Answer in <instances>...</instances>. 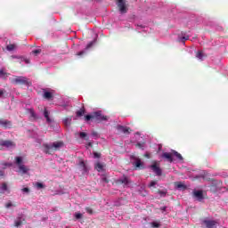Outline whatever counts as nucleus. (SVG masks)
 <instances>
[{
    "label": "nucleus",
    "instance_id": "20e7f679",
    "mask_svg": "<svg viewBox=\"0 0 228 228\" xmlns=\"http://www.w3.org/2000/svg\"><path fill=\"white\" fill-rule=\"evenodd\" d=\"M17 147V144H15V142L11 140H0V151H4L5 149H15Z\"/></svg>",
    "mask_w": 228,
    "mask_h": 228
},
{
    "label": "nucleus",
    "instance_id": "7c9ffc66",
    "mask_svg": "<svg viewBox=\"0 0 228 228\" xmlns=\"http://www.w3.org/2000/svg\"><path fill=\"white\" fill-rule=\"evenodd\" d=\"M2 190H4V191H6V190H8V184H6V183H2Z\"/></svg>",
    "mask_w": 228,
    "mask_h": 228
},
{
    "label": "nucleus",
    "instance_id": "bb28decb",
    "mask_svg": "<svg viewBox=\"0 0 228 228\" xmlns=\"http://www.w3.org/2000/svg\"><path fill=\"white\" fill-rule=\"evenodd\" d=\"M36 186H37V188H38L39 190H41L42 188H45V185H44V183H39V182H37V183H36Z\"/></svg>",
    "mask_w": 228,
    "mask_h": 228
},
{
    "label": "nucleus",
    "instance_id": "393cba45",
    "mask_svg": "<svg viewBox=\"0 0 228 228\" xmlns=\"http://www.w3.org/2000/svg\"><path fill=\"white\" fill-rule=\"evenodd\" d=\"M157 184H158V181L153 180L150 183V184L148 186H149V188H155Z\"/></svg>",
    "mask_w": 228,
    "mask_h": 228
},
{
    "label": "nucleus",
    "instance_id": "1a4fd4ad",
    "mask_svg": "<svg viewBox=\"0 0 228 228\" xmlns=\"http://www.w3.org/2000/svg\"><path fill=\"white\" fill-rule=\"evenodd\" d=\"M173 153L171 152H164L161 155V158H163V159H166L168 161V163H174V157H173Z\"/></svg>",
    "mask_w": 228,
    "mask_h": 228
},
{
    "label": "nucleus",
    "instance_id": "a18cd8bd",
    "mask_svg": "<svg viewBox=\"0 0 228 228\" xmlns=\"http://www.w3.org/2000/svg\"><path fill=\"white\" fill-rule=\"evenodd\" d=\"M160 211H167V207L160 208Z\"/></svg>",
    "mask_w": 228,
    "mask_h": 228
},
{
    "label": "nucleus",
    "instance_id": "f257e3e1",
    "mask_svg": "<svg viewBox=\"0 0 228 228\" xmlns=\"http://www.w3.org/2000/svg\"><path fill=\"white\" fill-rule=\"evenodd\" d=\"M92 118L99 124L101 122H104V121L108 120V118H110L108 116L102 115V111L99 110V111L93 112L92 115L85 116V120L86 122L92 120Z\"/></svg>",
    "mask_w": 228,
    "mask_h": 228
},
{
    "label": "nucleus",
    "instance_id": "72a5a7b5",
    "mask_svg": "<svg viewBox=\"0 0 228 228\" xmlns=\"http://www.w3.org/2000/svg\"><path fill=\"white\" fill-rule=\"evenodd\" d=\"M32 53L33 54H40V53H42V50L40 49L33 50Z\"/></svg>",
    "mask_w": 228,
    "mask_h": 228
},
{
    "label": "nucleus",
    "instance_id": "49530a36",
    "mask_svg": "<svg viewBox=\"0 0 228 228\" xmlns=\"http://www.w3.org/2000/svg\"><path fill=\"white\" fill-rule=\"evenodd\" d=\"M11 166L12 164H8V163L4 164V167H11Z\"/></svg>",
    "mask_w": 228,
    "mask_h": 228
},
{
    "label": "nucleus",
    "instance_id": "f8f14e48",
    "mask_svg": "<svg viewBox=\"0 0 228 228\" xmlns=\"http://www.w3.org/2000/svg\"><path fill=\"white\" fill-rule=\"evenodd\" d=\"M118 130L124 133V134H129V133H131V128L124 126H118Z\"/></svg>",
    "mask_w": 228,
    "mask_h": 228
},
{
    "label": "nucleus",
    "instance_id": "37998d69",
    "mask_svg": "<svg viewBox=\"0 0 228 228\" xmlns=\"http://www.w3.org/2000/svg\"><path fill=\"white\" fill-rule=\"evenodd\" d=\"M5 208H12V202H8V203H6V205H5Z\"/></svg>",
    "mask_w": 228,
    "mask_h": 228
},
{
    "label": "nucleus",
    "instance_id": "39448f33",
    "mask_svg": "<svg viewBox=\"0 0 228 228\" xmlns=\"http://www.w3.org/2000/svg\"><path fill=\"white\" fill-rule=\"evenodd\" d=\"M150 168L159 177L161 176L163 174V170L161 169V162L159 161H152L151 165L150 166Z\"/></svg>",
    "mask_w": 228,
    "mask_h": 228
},
{
    "label": "nucleus",
    "instance_id": "6ab92c4d",
    "mask_svg": "<svg viewBox=\"0 0 228 228\" xmlns=\"http://www.w3.org/2000/svg\"><path fill=\"white\" fill-rule=\"evenodd\" d=\"M8 76H10V73L4 72V70L0 69V77L2 79H8Z\"/></svg>",
    "mask_w": 228,
    "mask_h": 228
},
{
    "label": "nucleus",
    "instance_id": "c756f323",
    "mask_svg": "<svg viewBox=\"0 0 228 228\" xmlns=\"http://www.w3.org/2000/svg\"><path fill=\"white\" fill-rule=\"evenodd\" d=\"M75 218H76L77 220H79L80 218H83V214H81V213H76V214H75Z\"/></svg>",
    "mask_w": 228,
    "mask_h": 228
},
{
    "label": "nucleus",
    "instance_id": "f03ea898",
    "mask_svg": "<svg viewBox=\"0 0 228 228\" xmlns=\"http://www.w3.org/2000/svg\"><path fill=\"white\" fill-rule=\"evenodd\" d=\"M44 147V152L45 154H51V151H58V149H61V147H63V142H55L52 145L45 143L43 144Z\"/></svg>",
    "mask_w": 228,
    "mask_h": 228
},
{
    "label": "nucleus",
    "instance_id": "f704fd0d",
    "mask_svg": "<svg viewBox=\"0 0 228 228\" xmlns=\"http://www.w3.org/2000/svg\"><path fill=\"white\" fill-rule=\"evenodd\" d=\"M79 136H80V138H86L87 134H86V133H85V132H81V133L79 134Z\"/></svg>",
    "mask_w": 228,
    "mask_h": 228
},
{
    "label": "nucleus",
    "instance_id": "2f4dec72",
    "mask_svg": "<svg viewBox=\"0 0 228 228\" xmlns=\"http://www.w3.org/2000/svg\"><path fill=\"white\" fill-rule=\"evenodd\" d=\"M94 158L95 159L101 158V153L94 151Z\"/></svg>",
    "mask_w": 228,
    "mask_h": 228
},
{
    "label": "nucleus",
    "instance_id": "473e14b6",
    "mask_svg": "<svg viewBox=\"0 0 228 228\" xmlns=\"http://www.w3.org/2000/svg\"><path fill=\"white\" fill-rule=\"evenodd\" d=\"M85 54H86V52L85 51H80L77 53V56H85Z\"/></svg>",
    "mask_w": 228,
    "mask_h": 228
},
{
    "label": "nucleus",
    "instance_id": "de8ad7c7",
    "mask_svg": "<svg viewBox=\"0 0 228 228\" xmlns=\"http://www.w3.org/2000/svg\"><path fill=\"white\" fill-rule=\"evenodd\" d=\"M31 115H32V117H34V118L37 117V115L35 114L34 111L31 112Z\"/></svg>",
    "mask_w": 228,
    "mask_h": 228
},
{
    "label": "nucleus",
    "instance_id": "aec40b11",
    "mask_svg": "<svg viewBox=\"0 0 228 228\" xmlns=\"http://www.w3.org/2000/svg\"><path fill=\"white\" fill-rule=\"evenodd\" d=\"M94 168L97 170V172H102L103 166L101 164V162H97L94 166Z\"/></svg>",
    "mask_w": 228,
    "mask_h": 228
},
{
    "label": "nucleus",
    "instance_id": "9d476101",
    "mask_svg": "<svg viewBox=\"0 0 228 228\" xmlns=\"http://www.w3.org/2000/svg\"><path fill=\"white\" fill-rule=\"evenodd\" d=\"M203 224H204V225H206L207 228L216 227V221H215V220H204Z\"/></svg>",
    "mask_w": 228,
    "mask_h": 228
},
{
    "label": "nucleus",
    "instance_id": "58836bf2",
    "mask_svg": "<svg viewBox=\"0 0 228 228\" xmlns=\"http://www.w3.org/2000/svg\"><path fill=\"white\" fill-rule=\"evenodd\" d=\"M152 227H159V223H156V222H153L151 224Z\"/></svg>",
    "mask_w": 228,
    "mask_h": 228
},
{
    "label": "nucleus",
    "instance_id": "4468645a",
    "mask_svg": "<svg viewBox=\"0 0 228 228\" xmlns=\"http://www.w3.org/2000/svg\"><path fill=\"white\" fill-rule=\"evenodd\" d=\"M194 197H196L198 200H202L204 199V193L202 191H194Z\"/></svg>",
    "mask_w": 228,
    "mask_h": 228
},
{
    "label": "nucleus",
    "instance_id": "4c0bfd02",
    "mask_svg": "<svg viewBox=\"0 0 228 228\" xmlns=\"http://www.w3.org/2000/svg\"><path fill=\"white\" fill-rule=\"evenodd\" d=\"M158 193L159 195H163L164 197L167 195V192L165 191H158Z\"/></svg>",
    "mask_w": 228,
    "mask_h": 228
},
{
    "label": "nucleus",
    "instance_id": "2eb2a0df",
    "mask_svg": "<svg viewBox=\"0 0 228 228\" xmlns=\"http://www.w3.org/2000/svg\"><path fill=\"white\" fill-rule=\"evenodd\" d=\"M118 182L120 184H126L127 186V184L131 183V180H129L126 176H124L123 178L118 179Z\"/></svg>",
    "mask_w": 228,
    "mask_h": 228
},
{
    "label": "nucleus",
    "instance_id": "5701e85b",
    "mask_svg": "<svg viewBox=\"0 0 228 228\" xmlns=\"http://www.w3.org/2000/svg\"><path fill=\"white\" fill-rule=\"evenodd\" d=\"M83 115H85V108L84 107L77 111V117H83Z\"/></svg>",
    "mask_w": 228,
    "mask_h": 228
},
{
    "label": "nucleus",
    "instance_id": "412c9836",
    "mask_svg": "<svg viewBox=\"0 0 228 228\" xmlns=\"http://www.w3.org/2000/svg\"><path fill=\"white\" fill-rule=\"evenodd\" d=\"M44 116H45V118H46V121L48 123H51V118H49V111L47 110V109H45Z\"/></svg>",
    "mask_w": 228,
    "mask_h": 228
},
{
    "label": "nucleus",
    "instance_id": "6e6552de",
    "mask_svg": "<svg viewBox=\"0 0 228 228\" xmlns=\"http://www.w3.org/2000/svg\"><path fill=\"white\" fill-rule=\"evenodd\" d=\"M0 127H4V129H12V121L0 119Z\"/></svg>",
    "mask_w": 228,
    "mask_h": 228
},
{
    "label": "nucleus",
    "instance_id": "4be33fe9",
    "mask_svg": "<svg viewBox=\"0 0 228 228\" xmlns=\"http://www.w3.org/2000/svg\"><path fill=\"white\" fill-rule=\"evenodd\" d=\"M70 122H72V118H66L63 120V124L64 126H66V127H69V126H70Z\"/></svg>",
    "mask_w": 228,
    "mask_h": 228
},
{
    "label": "nucleus",
    "instance_id": "ddd939ff",
    "mask_svg": "<svg viewBox=\"0 0 228 228\" xmlns=\"http://www.w3.org/2000/svg\"><path fill=\"white\" fill-rule=\"evenodd\" d=\"M43 97L44 99H46V101H53L54 99V96H53V93L49 91H45Z\"/></svg>",
    "mask_w": 228,
    "mask_h": 228
},
{
    "label": "nucleus",
    "instance_id": "79ce46f5",
    "mask_svg": "<svg viewBox=\"0 0 228 228\" xmlns=\"http://www.w3.org/2000/svg\"><path fill=\"white\" fill-rule=\"evenodd\" d=\"M4 177V172H3L2 170H0V179Z\"/></svg>",
    "mask_w": 228,
    "mask_h": 228
},
{
    "label": "nucleus",
    "instance_id": "c03bdc74",
    "mask_svg": "<svg viewBox=\"0 0 228 228\" xmlns=\"http://www.w3.org/2000/svg\"><path fill=\"white\" fill-rule=\"evenodd\" d=\"M102 181H103L104 183H110V180H108V178H106V177L102 178Z\"/></svg>",
    "mask_w": 228,
    "mask_h": 228
},
{
    "label": "nucleus",
    "instance_id": "c85d7f7f",
    "mask_svg": "<svg viewBox=\"0 0 228 228\" xmlns=\"http://www.w3.org/2000/svg\"><path fill=\"white\" fill-rule=\"evenodd\" d=\"M86 213H88L89 215H94V210H93L92 208H90V207H86Z\"/></svg>",
    "mask_w": 228,
    "mask_h": 228
},
{
    "label": "nucleus",
    "instance_id": "7ed1b4c3",
    "mask_svg": "<svg viewBox=\"0 0 228 228\" xmlns=\"http://www.w3.org/2000/svg\"><path fill=\"white\" fill-rule=\"evenodd\" d=\"M9 79L12 85H25L26 86H29V85H31V82H29L28 77H26L15 76L14 77Z\"/></svg>",
    "mask_w": 228,
    "mask_h": 228
},
{
    "label": "nucleus",
    "instance_id": "09e8293b",
    "mask_svg": "<svg viewBox=\"0 0 228 228\" xmlns=\"http://www.w3.org/2000/svg\"><path fill=\"white\" fill-rule=\"evenodd\" d=\"M88 145H89V147H92V142H89Z\"/></svg>",
    "mask_w": 228,
    "mask_h": 228
},
{
    "label": "nucleus",
    "instance_id": "423d86ee",
    "mask_svg": "<svg viewBox=\"0 0 228 228\" xmlns=\"http://www.w3.org/2000/svg\"><path fill=\"white\" fill-rule=\"evenodd\" d=\"M15 161H16V165H18V168H19L18 172H20V174L24 175L29 172V168H28V167L22 164V157H16Z\"/></svg>",
    "mask_w": 228,
    "mask_h": 228
},
{
    "label": "nucleus",
    "instance_id": "ea45409f",
    "mask_svg": "<svg viewBox=\"0 0 228 228\" xmlns=\"http://www.w3.org/2000/svg\"><path fill=\"white\" fill-rule=\"evenodd\" d=\"M94 45V42H90L87 46L86 49H90V47H92Z\"/></svg>",
    "mask_w": 228,
    "mask_h": 228
},
{
    "label": "nucleus",
    "instance_id": "c9c22d12",
    "mask_svg": "<svg viewBox=\"0 0 228 228\" xmlns=\"http://www.w3.org/2000/svg\"><path fill=\"white\" fill-rule=\"evenodd\" d=\"M21 191H22L24 193H29V188H28V187H25V188L21 189Z\"/></svg>",
    "mask_w": 228,
    "mask_h": 228
},
{
    "label": "nucleus",
    "instance_id": "a878e982",
    "mask_svg": "<svg viewBox=\"0 0 228 228\" xmlns=\"http://www.w3.org/2000/svg\"><path fill=\"white\" fill-rule=\"evenodd\" d=\"M79 167L82 168V170H86V165L85 164V161H80L79 162Z\"/></svg>",
    "mask_w": 228,
    "mask_h": 228
},
{
    "label": "nucleus",
    "instance_id": "a19ab883",
    "mask_svg": "<svg viewBox=\"0 0 228 228\" xmlns=\"http://www.w3.org/2000/svg\"><path fill=\"white\" fill-rule=\"evenodd\" d=\"M4 92H6L4 89L0 90V97H1L2 95H4Z\"/></svg>",
    "mask_w": 228,
    "mask_h": 228
},
{
    "label": "nucleus",
    "instance_id": "e433bc0d",
    "mask_svg": "<svg viewBox=\"0 0 228 228\" xmlns=\"http://www.w3.org/2000/svg\"><path fill=\"white\" fill-rule=\"evenodd\" d=\"M176 186H177V188H186V186L184 184L181 183H178L176 184Z\"/></svg>",
    "mask_w": 228,
    "mask_h": 228
},
{
    "label": "nucleus",
    "instance_id": "a211bd4d",
    "mask_svg": "<svg viewBox=\"0 0 228 228\" xmlns=\"http://www.w3.org/2000/svg\"><path fill=\"white\" fill-rule=\"evenodd\" d=\"M24 222H26V219L18 218L15 221L14 225H15V227H20V225H22V224H24Z\"/></svg>",
    "mask_w": 228,
    "mask_h": 228
},
{
    "label": "nucleus",
    "instance_id": "dca6fc26",
    "mask_svg": "<svg viewBox=\"0 0 228 228\" xmlns=\"http://www.w3.org/2000/svg\"><path fill=\"white\" fill-rule=\"evenodd\" d=\"M134 167H135V168H143V163L142 162V160L140 159H136V160L134 162Z\"/></svg>",
    "mask_w": 228,
    "mask_h": 228
},
{
    "label": "nucleus",
    "instance_id": "0eeeda50",
    "mask_svg": "<svg viewBox=\"0 0 228 228\" xmlns=\"http://www.w3.org/2000/svg\"><path fill=\"white\" fill-rule=\"evenodd\" d=\"M117 6L120 13H127V4L126 0H117Z\"/></svg>",
    "mask_w": 228,
    "mask_h": 228
},
{
    "label": "nucleus",
    "instance_id": "cd10ccee",
    "mask_svg": "<svg viewBox=\"0 0 228 228\" xmlns=\"http://www.w3.org/2000/svg\"><path fill=\"white\" fill-rule=\"evenodd\" d=\"M6 49L7 51H13L15 49V45H8Z\"/></svg>",
    "mask_w": 228,
    "mask_h": 228
},
{
    "label": "nucleus",
    "instance_id": "9b49d317",
    "mask_svg": "<svg viewBox=\"0 0 228 228\" xmlns=\"http://www.w3.org/2000/svg\"><path fill=\"white\" fill-rule=\"evenodd\" d=\"M190 39V36H186V33L182 32L181 36L178 37V42H182V44H186V40Z\"/></svg>",
    "mask_w": 228,
    "mask_h": 228
},
{
    "label": "nucleus",
    "instance_id": "b1692460",
    "mask_svg": "<svg viewBox=\"0 0 228 228\" xmlns=\"http://www.w3.org/2000/svg\"><path fill=\"white\" fill-rule=\"evenodd\" d=\"M196 58H198L199 60H202V58H204V53H202V51H199L196 53Z\"/></svg>",
    "mask_w": 228,
    "mask_h": 228
},
{
    "label": "nucleus",
    "instance_id": "f3484780",
    "mask_svg": "<svg viewBox=\"0 0 228 228\" xmlns=\"http://www.w3.org/2000/svg\"><path fill=\"white\" fill-rule=\"evenodd\" d=\"M172 153H173V156H175V158L177 159H179V161H183V155H181V153L175 151V150H172Z\"/></svg>",
    "mask_w": 228,
    "mask_h": 228
}]
</instances>
